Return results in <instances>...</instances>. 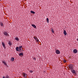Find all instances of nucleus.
<instances>
[{"mask_svg": "<svg viewBox=\"0 0 78 78\" xmlns=\"http://www.w3.org/2000/svg\"><path fill=\"white\" fill-rule=\"evenodd\" d=\"M2 63H3L6 66H7V64L6 63V62H5V61H2Z\"/></svg>", "mask_w": 78, "mask_h": 78, "instance_id": "nucleus-6", "label": "nucleus"}, {"mask_svg": "<svg viewBox=\"0 0 78 78\" xmlns=\"http://www.w3.org/2000/svg\"><path fill=\"white\" fill-rule=\"evenodd\" d=\"M46 20L47 21V22H48V23L49 22V19H48V18H47Z\"/></svg>", "mask_w": 78, "mask_h": 78, "instance_id": "nucleus-20", "label": "nucleus"}, {"mask_svg": "<svg viewBox=\"0 0 78 78\" xmlns=\"http://www.w3.org/2000/svg\"><path fill=\"white\" fill-rule=\"evenodd\" d=\"M2 44L3 47H4V48H6V47L5 46V43L2 42Z\"/></svg>", "mask_w": 78, "mask_h": 78, "instance_id": "nucleus-5", "label": "nucleus"}, {"mask_svg": "<svg viewBox=\"0 0 78 78\" xmlns=\"http://www.w3.org/2000/svg\"><path fill=\"white\" fill-rule=\"evenodd\" d=\"M73 52L74 53H76L78 52V51L76 49H75L73 50Z\"/></svg>", "mask_w": 78, "mask_h": 78, "instance_id": "nucleus-7", "label": "nucleus"}, {"mask_svg": "<svg viewBox=\"0 0 78 78\" xmlns=\"http://www.w3.org/2000/svg\"><path fill=\"white\" fill-rule=\"evenodd\" d=\"M3 33L4 34V35H5V36H9V34L6 32L4 31L3 32Z\"/></svg>", "mask_w": 78, "mask_h": 78, "instance_id": "nucleus-2", "label": "nucleus"}, {"mask_svg": "<svg viewBox=\"0 0 78 78\" xmlns=\"http://www.w3.org/2000/svg\"><path fill=\"white\" fill-rule=\"evenodd\" d=\"M8 44H9V45H12V43L11 42V41H9Z\"/></svg>", "mask_w": 78, "mask_h": 78, "instance_id": "nucleus-13", "label": "nucleus"}, {"mask_svg": "<svg viewBox=\"0 0 78 78\" xmlns=\"http://www.w3.org/2000/svg\"><path fill=\"white\" fill-rule=\"evenodd\" d=\"M32 26L34 27V28H36V25H34V24H32Z\"/></svg>", "mask_w": 78, "mask_h": 78, "instance_id": "nucleus-12", "label": "nucleus"}, {"mask_svg": "<svg viewBox=\"0 0 78 78\" xmlns=\"http://www.w3.org/2000/svg\"><path fill=\"white\" fill-rule=\"evenodd\" d=\"M20 51H23V50L22 48V46H20L19 47Z\"/></svg>", "mask_w": 78, "mask_h": 78, "instance_id": "nucleus-1", "label": "nucleus"}, {"mask_svg": "<svg viewBox=\"0 0 78 78\" xmlns=\"http://www.w3.org/2000/svg\"><path fill=\"white\" fill-rule=\"evenodd\" d=\"M0 25L1 27H3L4 25H3V24L2 22L0 23Z\"/></svg>", "mask_w": 78, "mask_h": 78, "instance_id": "nucleus-15", "label": "nucleus"}, {"mask_svg": "<svg viewBox=\"0 0 78 78\" xmlns=\"http://www.w3.org/2000/svg\"><path fill=\"white\" fill-rule=\"evenodd\" d=\"M55 52L56 54H57L58 55L60 54V51L58 50H56Z\"/></svg>", "mask_w": 78, "mask_h": 78, "instance_id": "nucleus-4", "label": "nucleus"}, {"mask_svg": "<svg viewBox=\"0 0 78 78\" xmlns=\"http://www.w3.org/2000/svg\"><path fill=\"white\" fill-rule=\"evenodd\" d=\"M36 41H37V42H39V39H37L36 40Z\"/></svg>", "mask_w": 78, "mask_h": 78, "instance_id": "nucleus-23", "label": "nucleus"}, {"mask_svg": "<svg viewBox=\"0 0 78 78\" xmlns=\"http://www.w3.org/2000/svg\"><path fill=\"white\" fill-rule=\"evenodd\" d=\"M51 31L53 33H55V32L54 31V30H53V29H51Z\"/></svg>", "mask_w": 78, "mask_h": 78, "instance_id": "nucleus-21", "label": "nucleus"}, {"mask_svg": "<svg viewBox=\"0 0 78 78\" xmlns=\"http://www.w3.org/2000/svg\"><path fill=\"white\" fill-rule=\"evenodd\" d=\"M77 41H78V38L77 39Z\"/></svg>", "mask_w": 78, "mask_h": 78, "instance_id": "nucleus-26", "label": "nucleus"}, {"mask_svg": "<svg viewBox=\"0 0 78 78\" xmlns=\"http://www.w3.org/2000/svg\"><path fill=\"white\" fill-rule=\"evenodd\" d=\"M16 51H19V48L18 47H16Z\"/></svg>", "mask_w": 78, "mask_h": 78, "instance_id": "nucleus-16", "label": "nucleus"}, {"mask_svg": "<svg viewBox=\"0 0 78 78\" xmlns=\"http://www.w3.org/2000/svg\"><path fill=\"white\" fill-rule=\"evenodd\" d=\"M33 59H34V60H35V61L36 60V58L35 57H34L33 58Z\"/></svg>", "mask_w": 78, "mask_h": 78, "instance_id": "nucleus-24", "label": "nucleus"}, {"mask_svg": "<svg viewBox=\"0 0 78 78\" xmlns=\"http://www.w3.org/2000/svg\"><path fill=\"white\" fill-rule=\"evenodd\" d=\"M22 75L23 76V77L24 78H27V74H26L25 73H22Z\"/></svg>", "mask_w": 78, "mask_h": 78, "instance_id": "nucleus-3", "label": "nucleus"}, {"mask_svg": "<svg viewBox=\"0 0 78 78\" xmlns=\"http://www.w3.org/2000/svg\"><path fill=\"white\" fill-rule=\"evenodd\" d=\"M64 62H66V60H64Z\"/></svg>", "mask_w": 78, "mask_h": 78, "instance_id": "nucleus-25", "label": "nucleus"}, {"mask_svg": "<svg viewBox=\"0 0 78 78\" xmlns=\"http://www.w3.org/2000/svg\"><path fill=\"white\" fill-rule=\"evenodd\" d=\"M63 33L65 35V36H66L67 35V33L66 32V30H64Z\"/></svg>", "mask_w": 78, "mask_h": 78, "instance_id": "nucleus-8", "label": "nucleus"}, {"mask_svg": "<svg viewBox=\"0 0 78 78\" xmlns=\"http://www.w3.org/2000/svg\"><path fill=\"white\" fill-rule=\"evenodd\" d=\"M14 58H11V61H14Z\"/></svg>", "mask_w": 78, "mask_h": 78, "instance_id": "nucleus-14", "label": "nucleus"}, {"mask_svg": "<svg viewBox=\"0 0 78 78\" xmlns=\"http://www.w3.org/2000/svg\"><path fill=\"white\" fill-rule=\"evenodd\" d=\"M34 39H35V41H36L37 39V37L36 36H34L33 37Z\"/></svg>", "mask_w": 78, "mask_h": 78, "instance_id": "nucleus-9", "label": "nucleus"}, {"mask_svg": "<svg viewBox=\"0 0 78 78\" xmlns=\"http://www.w3.org/2000/svg\"><path fill=\"white\" fill-rule=\"evenodd\" d=\"M23 53H20V54H19V55L20 56H23Z\"/></svg>", "mask_w": 78, "mask_h": 78, "instance_id": "nucleus-11", "label": "nucleus"}, {"mask_svg": "<svg viewBox=\"0 0 78 78\" xmlns=\"http://www.w3.org/2000/svg\"><path fill=\"white\" fill-rule=\"evenodd\" d=\"M30 12L31 13H32V14H35V12H34V11H30Z\"/></svg>", "mask_w": 78, "mask_h": 78, "instance_id": "nucleus-18", "label": "nucleus"}, {"mask_svg": "<svg viewBox=\"0 0 78 78\" xmlns=\"http://www.w3.org/2000/svg\"><path fill=\"white\" fill-rule=\"evenodd\" d=\"M72 72L73 73H74V74H75V71L74 70H73L72 71Z\"/></svg>", "mask_w": 78, "mask_h": 78, "instance_id": "nucleus-17", "label": "nucleus"}, {"mask_svg": "<svg viewBox=\"0 0 78 78\" xmlns=\"http://www.w3.org/2000/svg\"><path fill=\"white\" fill-rule=\"evenodd\" d=\"M1 1V0H0V1Z\"/></svg>", "mask_w": 78, "mask_h": 78, "instance_id": "nucleus-27", "label": "nucleus"}, {"mask_svg": "<svg viewBox=\"0 0 78 78\" xmlns=\"http://www.w3.org/2000/svg\"><path fill=\"white\" fill-rule=\"evenodd\" d=\"M15 40L17 41H19V38H18V37H16Z\"/></svg>", "mask_w": 78, "mask_h": 78, "instance_id": "nucleus-19", "label": "nucleus"}, {"mask_svg": "<svg viewBox=\"0 0 78 78\" xmlns=\"http://www.w3.org/2000/svg\"><path fill=\"white\" fill-rule=\"evenodd\" d=\"M29 72H30V73H33V71H31V70H30Z\"/></svg>", "mask_w": 78, "mask_h": 78, "instance_id": "nucleus-22", "label": "nucleus"}, {"mask_svg": "<svg viewBox=\"0 0 78 78\" xmlns=\"http://www.w3.org/2000/svg\"><path fill=\"white\" fill-rule=\"evenodd\" d=\"M3 78H9V77L8 75H6L5 77L3 76Z\"/></svg>", "mask_w": 78, "mask_h": 78, "instance_id": "nucleus-10", "label": "nucleus"}]
</instances>
